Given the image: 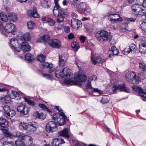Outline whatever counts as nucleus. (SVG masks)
Masks as SVG:
<instances>
[{
    "label": "nucleus",
    "mask_w": 146,
    "mask_h": 146,
    "mask_svg": "<svg viewBox=\"0 0 146 146\" xmlns=\"http://www.w3.org/2000/svg\"><path fill=\"white\" fill-rule=\"evenodd\" d=\"M139 68L140 69L143 71L146 70V64L142 61H140L139 63Z\"/></svg>",
    "instance_id": "obj_41"
},
{
    "label": "nucleus",
    "mask_w": 146,
    "mask_h": 146,
    "mask_svg": "<svg viewBox=\"0 0 146 146\" xmlns=\"http://www.w3.org/2000/svg\"><path fill=\"white\" fill-rule=\"evenodd\" d=\"M27 25L29 29L32 30L34 29L35 23L34 21H30L27 23Z\"/></svg>",
    "instance_id": "obj_39"
},
{
    "label": "nucleus",
    "mask_w": 146,
    "mask_h": 146,
    "mask_svg": "<svg viewBox=\"0 0 146 146\" xmlns=\"http://www.w3.org/2000/svg\"><path fill=\"white\" fill-rule=\"evenodd\" d=\"M110 99V97L108 95H104L102 96L100 102L103 104H105L109 102Z\"/></svg>",
    "instance_id": "obj_30"
},
{
    "label": "nucleus",
    "mask_w": 146,
    "mask_h": 146,
    "mask_svg": "<svg viewBox=\"0 0 146 146\" xmlns=\"http://www.w3.org/2000/svg\"><path fill=\"white\" fill-rule=\"evenodd\" d=\"M142 7V5H140L138 4H135L133 5L131 7V9L132 11H133L134 15V14L136 13L138 11L141 10V9Z\"/></svg>",
    "instance_id": "obj_24"
},
{
    "label": "nucleus",
    "mask_w": 146,
    "mask_h": 146,
    "mask_svg": "<svg viewBox=\"0 0 146 146\" xmlns=\"http://www.w3.org/2000/svg\"><path fill=\"white\" fill-rule=\"evenodd\" d=\"M42 21H45L48 23L50 26H53L55 24L56 22L54 20L49 18L48 16H43L41 18Z\"/></svg>",
    "instance_id": "obj_19"
},
{
    "label": "nucleus",
    "mask_w": 146,
    "mask_h": 146,
    "mask_svg": "<svg viewBox=\"0 0 146 146\" xmlns=\"http://www.w3.org/2000/svg\"><path fill=\"white\" fill-rule=\"evenodd\" d=\"M60 140L59 138H56L54 139L52 142L51 144L52 146H58L60 143H59Z\"/></svg>",
    "instance_id": "obj_51"
},
{
    "label": "nucleus",
    "mask_w": 146,
    "mask_h": 146,
    "mask_svg": "<svg viewBox=\"0 0 146 146\" xmlns=\"http://www.w3.org/2000/svg\"><path fill=\"white\" fill-rule=\"evenodd\" d=\"M128 27V24L127 23H122L121 25V28L122 30H125Z\"/></svg>",
    "instance_id": "obj_57"
},
{
    "label": "nucleus",
    "mask_w": 146,
    "mask_h": 146,
    "mask_svg": "<svg viewBox=\"0 0 146 146\" xmlns=\"http://www.w3.org/2000/svg\"><path fill=\"white\" fill-rule=\"evenodd\" d=\"M139 51L142 54H144L146 53V42L139 44Z\"/></svg>",
    "instance_id": "obj_26"
},
{
    "label": "nucleus",
    "mask_w": 146,
    "mask_h": 146,
    "mask_svg": "<svg viewBox=\"0 0 146 146\" xmlns=\"http://www.w3.org/2000/svg\"><path fill=\"white\" fill-rule=\"evenodd\" d=\"M31 39L29 33H27L21 36V40H20L19 41H21V42H27V41L30 40Z\"/></svg>",
    "instance_id": "obj_23"
},
{
    "label": "nucleus",
    "mask_w": 146,
    "mask_h": 146,
    "mask_svg": "<svg viewBox=\"0 0 146 146\" xmlns=\"http://www.w3.org/2000/svg\"><path fill=\"white\" fill-rule=\"evenodd\" d=\"M107 14V15L108 16V19L109 20L112 22H114L113 17H116L117 16V15H118V14H110V12L108 13Z\"/></svg>",
    "instance_id": "obj_37"
},
{
    "label": "nucleus",
    "mask_w": 146,
    "mask_h": 146,
    "mask_svg": "<svg viewBox=\"0 0 146 146\" xmlns=\"http://www.w3.org/2000/svg\"><path fill=\"white\" fill-rule=\"evenodd\" d=\"M8 16H7L3 13H0V19L2 21L6 22L8 19Z\"/></svg>",
    "instance_id": "obj_42"
},
{
    "label": "nucleus",
    "mask_w": 146,
    "mask_h": 146,
    "mask_svg": "<svg viewBox=\"0 0 146 146\" xmlns=\"http://www.w3.org/2000/svg\"><path fill=\"white\" fill-rule=\"evenodd\" d=\"M94 92H98L100 94L102 93L101 91L100 90H99L98 88H93L91 90H90L89 91V94L90 95H94L93 94V93Z\"/></svg>",
    "instance_id": "obj_38"
},
{
    "label": "nucleus",
    "mask_w": 146,
    "mask_h": 146,
    "mask_svg": "<svg viewBox=\"0 0 146 146\" xmlns=\"http://www.w3.org/2000/svg\"><path fill=\"white\" fill-rule=\"evenodd\" d=\"M75 36L72 33H70L68 36V38L69 40H71L74 39Z\"/></svg>",
    "instance_id": "obj_64"
},
{
    "label": "nucleus",
    "mask_w": 146,
    "mask_h": 146,
    "mask_svg": "<svg viewBox=\"0 0 146 146\" xmlns=\"http://www.w3.org/2000/svg\"><path fill=\"white\" fill-rule=\"evenodd\" d=\"M118 15H117V16L116 17H118V18H114V22L115 23H118L117 21H119L120 22H122L123 19L121 17L119 14H118Z\"/></svg>",
    "instance_id": "obj_55"
},
{
    "label": "nucleus",
    "mask_w": 146,
    "mask_h": 146,
    "mask_svg": "<svg viewBox=\"0 0 146 146\" xmlns=\"http://www.w3.org/2000/svg\"><path fill=\"white\" fill-rule=\"evenodd\" d=\"M119 52V51L117 48L115 50L113 51L112 52H110V54H109L108 56L109 58H111L113 55H117Z\"/></svg>",
    "instance_id": "obj_53"
},
{
    "label": "nucleus",
    "mask_w": 146,
    "mask_h": 146,
    "mask_svg": "<svg viewBox=\"0 0 146 146\" xmlns=\"http://www.w3.org/2000/svg\"><path fill=\"white\" fill-rule=\"evenodd\" d=\"M139 78L138 76H137L135 74V76L133 77V78L131 80V82L133 84H138L139 83Z\"/></svg>",
    "instance_id": "obj_48"
},
{
    "label": "nucleus",
    "mask_w": 146,
    "mask_h": 146,
    "mask_svg": "<svg viewBox=\"0 0 146 146\" xmlns=\"http://www.w3.org/2000/svg\"><path fill=\"white\" fill-rule=\"evenodd\" d=\"M135 76V73L133 71H131L126 74L125 77L127 80L131 82L133 78Z\"/></svg>",
    "instance_id": "obj_25"
},
{
    "label": "nucleus",
    "mask_w": 146,
    "mask_h": 146,
    "mask_svg": "<svg viewBox=\"0 0 146 146\" xmlns=\"http://www.w3.org/2000/svg\"><path fill=\"white\" fill-rule=\"evenodd\" d=\"M58 126L56 121H50L46 124L45 126V130L48 133H53L56 130L55 129Z\"/></svg>",
    "instance_id": "obj_7"
},
{
    "label": "nucleus",
    "mask_w": 146,
    "mask_h": 146,
    "mask_svg": "<svg viewBox=\"0 0 146 146\" xmlns=\"http://www.w3.org/2000/svg\"><path fill=\"white\" fill-rule=\"evenodd\" d=\"M49 45L52 48H60L62 47L61 42L57 39H53L51 40Z\"/></svg>",
    "instance_id": "obj_15"
},
{
    "label": "nucleus",
    "mask_w": 146,
    "mask_h": 146,
    "mask_svg": "<svg viewBox=\"0 0 146 146\" xmlns=\"http://www.w3.org/2000/svg\"><path fill=\"white\" fill-rule=\"evenodd\" d=\"M28 124L25 123H20L19 127L20 129L21 130L27 129Z\"/></svg>",
    "instance_id": "obj_44"
},
{
    "label": "nucleus",
    "mask_w": 146,
    "mask_h": 146,
    "mask_svg": "<svg viewBox=\"0 0 146 146\" xmlns=\"http://www.w3.org/2000/svg\"><path fill=\"white\" fill-rule=\"evenodd\" d=\"M8 17L9 19L11 20L13 22L16 21L17 20V15H13L12 13H8Z\"/></svg>",
    "instance_id": "obj_40"
},
{
    "label": "nucleus",
    "mask_w": 146,
    "mask_h": 146,
    "mask_svg": "<svg viewBox=\"0 0 146 146\" xmlns=\"http://www.w3.org/2000/svg\"><path fill=\"white\" fill-rule=\"evenodd\" d=\"M19 44L20 48H19L17 51L19 52L23 49L24 52H25L30 51L31 50V47L27 42H20Z\"/></svg>",
    "instance_id": "obj_10"
},
{
    "label": "nucleus",
    "mask_w": 146,
    "mask_h": 146,
    "mask_svg": "<svg viewBox=\"0 0 146 146\" xmlns=\"http://www.w3.org/2000/svg\"><path fill=\"white\" fill-rule=\"evenodd\" d=\"M132 89L137 92L142 98H143V100L146 101V93L145 92L143 89L140 87L136 85H134L131 87Z\"/></svg>",
    "instance_id": "obj_11"
},
{
    "label": "nucleus",
    "mask_w": 146,
    "mask_h": 146,
    "mask_svg": "<svg viewBox=\"0 0 146 146\" xmlns=\"http://www.w3.org/2000/svg\"><path fill=\"white\" fill-rule=\"evenodd\" d=\"M111 88L112 91L114 93H116L117 90L127 93L130 92L129 88L126 87L124 83L119 85H116L115 84L113 85Z\"/></svg>",
    "instance_id": "obj_6"
},
{
    "label": "nucleus",
    "mask_w": 146,
    "mask_h": 146,
    "mask_svg": "<svg viewBox=\"0 0 146 146\" xmlns=\"http://www.w3.org/2000/svg\"><path fill=\"white\" fill-rule=\"evenodd\" d=\"M117 48L113 45H111V48H109V53L112 52L113 51L115 50Z\"/></svg>",
    "instance_id": "obj_62"
},
{
    "label": "nucleus",
    "mask_w": 146,
    "mask_h": 146,
    "mask_svg": "<svg viewBox=\"0 0 146 146\" xmlns=\"http://www.w3.org/2000/svg\"><path fill=\"white\" fill-rule=\"evenodd\" d=\"M146 12V11L144 9H143L142 7L141 10L138 11L136 13L134 14V15L135 17H139L144 15L145 16Z\"/></svg>",
    "instance_id": "obj_28"
},
{
    "label": "nucleus",
    "mask_w": 146,
    "mask_h": 146,
    "mask_svg": "<svg viewBox=\"0 0 146 146\" xmlns=\"http://www.w3.org/2000/svg\"><path fill=\"white\" fill-rule=\"evenodd\" d=\"M70 69L67 68H64L61 71L56 70L54 72L55 76L58 78L64 79V83L67 85L71 86L74 85L81 86L82 84V82H85L86 81L87 77L84 74H79L74 76V79L75 81L70 79L66 80V79L70 77L71 75Z\"/></svg>",
    "instance_id": "obj_1"
},
{
    "label": "nucleus",
    "mask_w": 146,
    "mask_h": 146,
    "mask_svg": "<svg viewBox=\"0 0 146 146\" xmlns=\"http://www.w3.org/2000/svg\"><path fill=\"white\" fill-rule=\"evenodd\" d=\"M0 31L1 33L6 35V33H11L13 35L16 34L17 30L15 25L10 23H7L4 27L0 21Z\"/></svg>",
    "instance_id": "obj_3"
},
{
    "label": "nucleus",
    "mask_w": 146,
    "mask_h": 146,
    "mask_svg": "<svg viewBox=\"0 0 146 146\" xmlns=\"http://www.w3.org/2000/svg\"><path fill=\"white\" fill-rule=\"evenodd\" d=\"M96 37L99 40L110 42L111 40L112 35H111L110 33L102 30L96 33Z\"/></svg>",
    "instance_id": "obj_4"
},
{
    "label": "nucleus",
    "mask_w": 146,
    "mask_h": 146,
    "mask_svg": "<svg viewBox=\"0 0 146 146\" xmlns=\"http://www.w3.org/2000/svg\"><path fill=\"white\" fill-rule=\"evenodd\" d=\"M53 14L56 18L57 17H59L65 18L66 16L67 15V14H66V12L62 10V9L58 11V14H56L54 13Z\"/></svg>",
    "instance_id": "obj_27"
},
{
    "label": "nucleus",
    "mask_w": 146,
    "mask_h": 146,
    "mask_svg": "<svg viewBox=\"0 0 146 146\" xmlns=\"http://www.w3.org/2000/svg\"><path fill=\"white\" fill-rule=\"evenodd\" d=\"M19 42L18 40L16 38H12L10 40L9 44L10 47L11 49L13 50L14 51H17V50H18L19 48L18 47L17 48L15 46L16 44H19Z\"/></svg>",
    "instance_id": "obj_17"
},
{
    "label": "nucleus",
    "mask_w": 146,
    "mask_h": 146,
    "mask_svg": "<svg viewBox=\"0 0 146 146\" xmlns=\"http://www.w3.org/2000/svg\"><path fill=\"white\" fill-rule=\"evenodd\" d=\"M35 113L36 114V116L38 118L43 120L46 118V115L43 113H39L38 111H36Z\"/></svg>",
    "instance_id": "obj_49"
},
{
    "label": "nucleus",
    "mask_w": 146,
    "mask_h": 146,
    "mask_svg": "<svg viewBox=\"0 0 146 146\" xmlns=\"http://www.w3.org/2000/svg\"><path fill=\"white\" fill-rule=\"evenodd\" d=\"M23 98L25 102H27L29 105L31 106H34L36 104V103L32 100H30L29 98H27L25 96H24Z\"/></svg>",
    "instance_id": "obj_32"
},
{
    "label": "nucleus",
    "mask_w": 146,
    "mask_h": 146,
    "mask_svg": "<svg viewBox=\"0 0 146 146\" xmlns=\"http://www.w3.org/2000/svg\"><path fill=\"white\" fill-rule=\"evenodd\" d=\"M27 14L28 16L31 18H38L40 17L39 14L37 13V10L35 7H34L32 10L29 9L27 10Z\"/></svg>",
    "instance_id": "obj_13"
},
{
    "label": "nucleus",
    "mask_w": 146,
    "mask_h": 146,
    "mask_svg": "<svg viewBox=\"0 0 146 146\" xmlns=\"http://www.w3.org/2000/svg\"><path fill=\"white\" fill-rule=\"evenodd\" d=\"M3 144L5 146H15L13 142H11V143L5 142L3 143Z\"/></svg>",
    "instance_id": "obj_60"
},
{
    "label": "nucleus",
    "mask_w": 146,
    "mask_h": 146,
    "mask_svg": "<svg viewBox=\"0 0 146 146\" xmlns=\"http://www.w3.org/2000/svg\"><path fill=\"white\" fill-rule=\"evenodd\" d=\"M138 77L139 79L144 80L146 78V73L141 72L138 73Z\"/></svg>",
    "instance_id": "obj_52"
},
{
    "label": "nucleus",
    "mask_w": 146,
    "mask_h": 146,
    "mask_svg": "<svg viewBox=\"0 0 146 146\" xmlns=\"http://www.w3.org/2000/svg\"><path fill=\"white\" fill-rule=\"evenodd\" d=\"M71 46L73 49L76 51H77L80 47V46L77 44L76 42H73L71 44Z\"/></svg>",
    "instance_id": "obj_45"
},
{
    "label": "nucleus",
    "mask_w": 146,
    "mask_h": 146,
    "mask_svg": "<svg viewBox=\"0 0 146 146\" xmlns=\"http://www.w3.org/2000/svg\"><path fill=\"white\" fill-rule=\"evenodd\" d=\"M65 61L64 59H62L59 60V65L62 67H63L65 65Z\"/></svg>",
    "instance_id": "obj_63"
},
{
    "label": "nucleus",
    "mask_w": 146,
    "mask_h": 146,
    "mask_svg": "<svg viewBox=\"0 0 146 146\" xmlns=\"http://www.w3.org/2000/svg\"><path fill=\"white\" fill-rule=\"evenodd\" d=\"M37 127V124L35 122H30L28 124L27 131H29L34 132L36 130Z\"/></svg>",
    "instance_id": "obj_20"
},
{
    "label": "nucleus",
    "mask_w": 146,
    "mask_h": 146,
    "mask_svg": "<svg viewBox=\"0 0 146 146\" xmlns=\"http://www.w3.org/2000/svg\"><path fill=\"white\" fill-rule=\"evenodd\" d=\"M71 25L72 28L78 29L82 26V22L76 19L73 18L71 20Z\"/></svg>",
    "instance_id": "obj_14"
},
{
    "label": "nucleus",
    "mask_w": 146,
    "mask_h": 146,
    "mask_svg": "<svg viewBox=\"0 0 146 146\" xmlns=\"http://www.w3.org/2000/svg\"><path fill=\"white\" fill-rule=\"evenodd\" d=\"M81 13L85 16L87 15L91 14V9L89 6H88L86 8L81 11Z\"/></svg>",
    "instance_id": "obj_29"
},
{
    "label": "nucleus",
    "mask_w": 146,
    "mask_h": 146,
    "mask_svg": "<svg viewBox=\"0 0 146 146\" xmlns=\"http://www.w3.org/2000/svg\"><path fill=\"white\" fill-rule=\"evenodd\" d=\"M26 108V106L23 104L22 103H20L17 108V111L20 113L21 115H25L29 113L30 110V108L28 107L27 108V110L25 111Z\"/></svg>",
    "instance_id": "obj_9"
},
{
    "label": "nucleus",
    "mask_w": 146,
    "mask_h": 146,
    "mask_svg": "<svg viewBox=\"0 0 146 146\" xmlns=\"http://www.w3.org/2000/svg\"><path fill=\"white\" fill-rule=\"evenodd\" d=\"M3 86L1 87L2 88H0V92L6 91L8 93L9 92V90L8 89L9 87V86H4L3 85Z\"/></svg>",
    "instance_id": "obj_54"
},
{
    "label": "nucleus",
    "mask_w": 146,
    "mask_h": 146,
    "mask_svg": "<svg viewBox=\"0 0 146 146\" xmlns=\"http://www.w3.org/2000/svg\"><path fill=\"white\" fill-rule=\"evenodd\" d=\"M53 74H47L46 73H44L42 74V76L46 78L47 79L49 80H52L53 79Z\"/></svg>",
    "instance_id": "obj_47"
},
{
    "label": "nucleus",
    "mask_w": 146,
    "mask_h": 146,
    "mask_svg": "<svg viewBox=\"0 0 146 146\" xmlns=\"http://www.w3.org/2000/svg\"><path fill=\"white\" fill-rule=\"evenodd\" d=\"M79 5L80 6V11H82L83 9L86 8L88 6L87 5L86 2H81L80 3Z\"/></svg>",
    "instance_id": "obj_46"
},
{
    "label": "nucleus",
    "mask_w": 146,
    "mask_h": 146,
    "mask_svg": "<svg viewBox=\"0 0 146 146\" xmlns=\"http://www.w3.org/2000/svg\"><path fill=\"white\" fill-rule=\"evenodd\" d=\"M56 8V10L57 11H59V10L62 9V8L60 7V6L58 3L55 4V5L54 7V9L53 10V13H54V11L55 10V8Z\"/></svg>",
    "instance_id": "obj_58"
},
{
    "label": "nucleus",
    "mask_w": 146,
    "mask_h": 146,
    "mask_svg": "<svg viewBox=\"0 0 146 146\" xmlns=\"http://www.w3.org/2000/svg\"><path fill=\"white\" fill-rule=\"evenodd\" d=\"M16 146H26L25 143L21 139H18L15 141Z\"/></svg>",
    "instance_id": "obj_36"
},
{
    "label": "nucleus",
    "mask_w": 146,
    "mask_h": 146,
    "mask_svg": "<svg viewBox=\"0 0 146 146\" xmlns=\"http://www.w3.org/2000/svg\"><path fill=\"white\" fill-rule=\"evenodd\" d=\"M58 134L60 136L67 139H69L70 137L69 134L68 129L67 128L65 127L63 130L58 132Z\"/></svg>",
    "instance_id": "obj_18"
},
{
    "label": "nucleus",
    "mask_w": 146,
    "mask_h": 146,
    "mask_svg": "<svg viewBox=\"0 0 146 146\" xmlns=\"http://www.w3.org/2000/svg\"><path fill=\"white\" fill-rule=\"evenodd\" d=\"M124 19L128 22V23H134L135 22L136 20V19L135 17H130L128 18L125 17L124 18Z\"/></svg>",
    "instance_id": "obj_50"
},
{
    "label": "nucleus",
    "mask_w": 146,
    "mask_h": 146,
    "mask_svg": "<svg viewBox=\"0 0 146 146\" xmlns=\"http://www.w3.org/2000/svg\"><path fill=\"white\" fill-rule=\"evenodd\" d=\"M38 106L43 110L46 111L48 113H51L52 112V111L49 109L47 106L44 104H38Z\"/></svg>",
    "instance_id": "obj_35"
},
{
    "label": "nucleus",
    "mask_w": 146,
    "mask_h": 146,
    "mask_svg": "<svg viewBox=\"0 0 146 146\" xmlns=\"http://www.w3.org/2000/svg\"><path fill=\"white\" fill-rule=\"evenodd\" d=\"M60 116H62V117H64V118H65L66 119V118H67L65 113L63 112V111H61V112H60V113H55L54 115L53 116L52 118H53L54 119H55V117L59 118V117H60Z\"/></svg>",
    "instance_id": "obj_31"
},
{
    "label": "nucleus",
    "mask_w": 146,
    "mask_h": 146,
    "mask_svg": "<svg viewBox=\"0 0 146 146\" xmlns=\"http://www.w3.org/2000/svg\"><path fill=\"white\" fill-rule=\"evenodd\" d=\"M42 65L44 68H49V70L48 72L50 73H51L55 71L56 69L53 68V64L52 63L45 62H44Z\"/></svg>",
    "instance_id": "obj_21"
},
{
    "label": "nucleus",
    "mask_w": 146,
    "mask_h": 146,
    "mask_svg": "<svg viewBox=\"0 0 146 146\" xmlns=\"http://www.w3.org/2000/svg\"><path fill=\"white\" fill-rule=\"evenodd\" d=\"M17 135L21 139V140L22 139L23 140H25V136L23 133H17Z\"/></svg>",
    "instance_id": "obj_59"
},
{
    "label": "nucleus",
    "mask_w": 146,
    "mask_h": 146,
    "mask_svg": "<svg viewBox=\"0 0 146 146\" xmlns=\"http://www.w3.org/2000/svg\"><path fill=\"white\" fill-rule=\"evenodd\" d=\"M91 60L92 64L96 65L97 63H103L105 61L104 59H102L100 56H95L93 55L92 52L91 53Z\"/></svg>",
    "instance_id": "obj_12"
},
{
    "label": "nucleus",
    "mask_w": 146,
    "mask_h": 146,
    "mask_svg": "<svg viewBox=\"0 0 146 146\" xmlns=\"http://www.w3.org/2000/svg\"><path fill=\"white\" fill-rule=\"evenodd\" d=\"M9 125V122L4 118H0V130L2 131L4 135L7 137H10L11 135L7 129Z\"/></svg>",
    "instance_id": "obj_5"
},
{
    "label": "nucleus",
    "mask_w": 146,
    "mask_h": 146,
    "mask_svg": "<svg viewBox=\"0 0 146 146\" xmlns=\"http://www.w3.org/2000/svg\"><path fill=\"white\" fill-rule=\"evenodd\" d=\"M129 50L125 49L123 51V53L124 54H127L133 51H136V46L134 44H131L129 46Z\"/></svg>",
    "instance_id": "obj_22"
},
{
    "label": "nucleus",
    "mask_w": 146,
    "mask_h": 146,
    "mask_svg": "<svg viewBox=\"0 0 146 146\" xmlns=\"http://www.w3.org/2000/svg\"><path fill=\"white\" fill-rule=\"evenodd\" d=\"M25 59L28 61L29 62H32L33 60V56L32 54L27 53L25 55Z\"/></svg>",
    "instance_id": "obj_33"
},
{
    "label": "nucleus",
    "mask_w": 146,
    "mask_h": 146,
    "mask_svg": "<svg viewBox=\"0 0 146 146\" xmlns=\"http://www.w3.org/2000/svg\"><path fill=\"white\" fill-rule=\"evenodd\" d=\"M22 93V92L20 91L16 92L12 90L10 96L9 95H5L1 96L0 97V102L2 104H4L9 103L11 101V98L14 99L18 97L16 100H20L21 99V96Z\"/></svg>",
    "instance_id": "obj_2"
},
{
    "label": "nucleus",
    "mask_w": 146,
    "mask_h": 146,
    "mask_svg": "<svg viewBox=\"0 0 146 146\" xmlns=\"http://www.w3.org/2000/svg\"><path fill=\"white\" fill-rule=\"evenodd\" d=\"M93 88L91 85L90 83H89L87 84L86 88L88 93L89 91L90 90H92Z\"/></svg>",
    "instance_id": "obj_61"
},
{
    "label": "nucleus",
    "mask_w": 146,
    "mask_h": 146,
    "mask_svg": "<svg viewBox=\"0 0 146 146\" xmlns=\"http://www.w3.org/2000/svg\"><path fill=\"white\" fill-rule=\"evenodd\" d=\"M43 37L44 38L43 42L45 43H47L49 45L50 42H51V40H52L50 38V36L48 35H45L43 36Z\"/></svg>",
    "instance_id": "obj_34"
},
{
    "label": "nucleus",
    "mask_w": 146,
    "mask_h": 146,
    "mask_svg": "<svg viewBox=\"0 0 146 146\" xmlns=\"http://www.w3.org/2000/svg\"><path fill=\"white\" fill-rule=\"evenodd\" d=\"M36 59L40 62H44L45 60V57L44 55L41 54L37 56Z\"/></svg>",
    "instance_id": "obj_43"
},
{
    "label": "nucleus",
    "mask_w": 146,
    "mask_h": 146,
    "mask_svg": "<svg viewBox=\"0 0 146 146\" xmlns=\"http://www.w3.org/2000/svg\"><path fill=\"white\" fill-rule=\"evenodd\" d=\"M52 119L53 120L55 121L56 120V123L58 125L60 126L66 124V122H69V119L66 118V119L65 118L60 117L59 118H57V117H55V119H54L53 118H52Z\"/></svg>",
    "instance_id": "obj_16"
},
{
    "label": "nucleus",
    "mask_w": 146,
    "mask_h": 146,
    "mask_svg": "<svg viewBox=\"0 0 146 146\" xmlns=\"http://www.w3.org/2000/svg\"><path fill=\"white\" fill-rule=\"evenodd\" d=\"M141 28L142 30L146 33V21L143 20L141 25Z\"/></svg>",
    "instance_id": "obj_56"
},
{
    "label": "nucleus",
    "mask_w": 146,
    "mask_h": 146,
    "mask_svg": "<svg viewBox=\"0 0 146 146\" xmlns=\"http://www.w3.org/2000/svg\"><path fill=\"white\" fill-rule=\"evenodd\" d=\"M3 109L4 111V115L6 117H12L16 114L15 111L8 105H5L3 107Z\"/></svg>",
    "instance_id": "obj_8"
}]
</instances>
